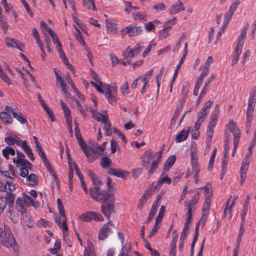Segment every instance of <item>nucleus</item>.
<instances>
[{
	"instance_id": "f257e3e1",
	"label": "nucleus",
	"mask_w": 256,
	"mask_h": 256,
	"mask_svg": "<svg viewBox=\"0 0 256 256\" xmlns=\"http://www.w3.org/2000/svg\"><path fill=\"white\" fill-rule=\"evenodd\" d=\"M162 152L163 149L156 152H154L151 150H148L142 156V166L146 170H148V168L147 166L150 164L151 160L154 158H156V159L152 162L150 168L148 170V178L151 176L155 170L158 168V163L160 162L162 159Z\"/></svg>"
},
{
	"instance_id": "f03ea898",
	"label": "nucleus",
	"mask_w": 256,
	"mask_h": 256,
	"mask_svg": "<svg viewBox=\"0 0 256 256\" xmlns=\"http://www.w3.org/2000/svg\"><path fill=\"white\" fill-rule=\"evenodd\" d=\"M0 242L6 248L10 247L14 250H16L18 248L15 238L12 233L10 228L7 225H4V231L0 232Z\"/></svg>"
},
{
	"instance_id": "7ed1b4c3",
	"label": "nucleus",
	"mask_w": 256,
	"mask_h": 256,
	"mask_svg": "<svg viewBox=\"0 0 256 256\" xmlns=\"http://www.w3.org/2000/svg\"><path fill=\"white\" fill-rule=\"evenodd\" d=\"M90 192L92 198L99 202H104L114 196L113 194L108 192L98 186L91 188Z\"/></svg>"
},
{
	"instance_id": "20e7f679",
	"label": "nucleus",
	"mask_w": 256,
	"mask_h": 256,
	"mask_svg": "<svg viewBox=\"0 0 256 256\" xmlns=\"http://www.w3.org/2000/svg\"><path fill=\"white\" fill-rule=\"evenodd\" d=\"M60 104L62 106L63 112L66 118V123L67 125V128L71 136H72V116L71 115V112L68 106L66 104L64 103L62 100H60Z\"/></svg>"
},
{
	"instance_id": "39448f33",
	"label": "nucleus",
	"mask_w": 256,
	"mask_h": 256,
	"mask_svg": "<svg viewBox=\"0 0 256 256\" xmlns=\"http://www.w3.org/2000/svg\"><path fill=\"white\" fill-rule=\"evenodd\" d=\"M49 35L52 38L53 44L56 45V48L59 53L60 58H62L64 61L66 62V56L62 50V43L58 36L50 28H49Z\"/></svg>"
},
{
	"instance_id": "423d86ee",
	"label": "nucleus",
	"mask_w": 256,
	"mask_h": 256,
	"mask_svg": "<svg viewBox=\"0 0 256 256\" xmlns=\"http://www.w3.org/2000/svg\"><path fill=\"white\" fill-rule=\"evenodd\" d=\"M106 201V202H102L101 208L104 214L108 220H110V214L113 212L114 207V196H113Z\"/></svg>"
},
{
	"instance_id": "0eeeda50",
	"label": "nucleus",
	"mask_w": 256,
	"mask_h": 256,
	"mask_svg": "<svg viewBox=\"0 0 256 256\" xmlns=\"http://www.w3.org/2000/svg\"><path fill=\"white\" fill-rule=\"evenodd\" d=\"M191 156V164L192 174H194V178L195 183H198L199 180V172L200 166L198 161L196 154L194 151L190 152Z\"/></svg>"
},
{
	"instance_id": "6e6552de",
	"label": "nucleus",
	"mask_w": 256,
	"mask_h": 256,
	"mask_svg": "<svg viewBox=\"0 0 256 256\" xmlns=\"http://www.w3.org/2000/svg\"><path fill=\"white\" fill-rule=\"evenodd\" d=\"M142 32L141 26H136L132 24L128 25L121 30V33L123 36L126 34H128L129 36H136L140 34Z\"/></svg>"
},
{
	"instance_id": "1a4fd4ad",
	"label": "nucleus",
	"mask_w": 256,
	"mask_h": 256,
	"mask_svg": "<svg viewBox=\"0 0 256 256\" xmlns=\"http://www.w3.org/2000/svg\"><path fill=\"white\" fill-rule=\"evenodd\" d=\"M143 47L141 43H138L136 46L133 48H127L123 52V56L126 60H130L132 58L138 54Z\"/></svg>"
},
{
	"instance_id": "9d476101",
	"label": "nucleus",
	"mask_w": 256,
	"mask_h": 256,
	"mask_svg": "<svg viewBox=\"0 0 256 256\" xmlns=\"http://www.w3.org/2000/svg\"><path fill=\"white\" fill-rule=\"evenodd\" d=\"M116 86H108L105 90V96L110 104L116 101Z\"/></svg>"
},
{
	"instance_id": "9b49d317",
	"label": "nucleus",
	"mask_w": 256,
	"mask_h": 256,
	"mask_svg": "<svg viewBox=\"0 0 256 256\" xmlns=\"http://www.w3.org/2000/svg\"><path fill=\"white\" fill-rule=\"evenodd\" d=\"M236 199V197L232 198V196L229 197L226 202V206L223 214L224 218H226L228 214L229 219L230 220L232 219V208L234 205Z\"/></svg>"
},
{
	"instance_id": "f8f14e48",
	"label": "nucleus",
	"mask_w": 256,
	"mask_h": 256,
	"mask_svg": "<svg viewBox=\"0 0 256 256\" xmlns=\"http://www.w3.org/2000/svg\"><path fill=\"white\" fill-rule=\"evenodd\" d=\"M112 223L109 221L106 224H104L102 227L100 228L99 232L98 238L99 240H104L106 239L108 234L112 232Z\"/></svg>"
},
{
	"instance_id": "ddd939ff",
	"label": "nucleus",
	"mask_w": 256,
	"mask_h": 256,
	"mask_svg": "<svg viewBox=\"0 0 256 256\" xmlns=\"http://www.w3.org/2000/svg\"><path fill=\"white\" fill-rule=\"evenodd\" d=\"M55 221L58 226L64 232L68 230V226L66 223V218L65 213H60V216H55Z\"/></svg>"
},
{
	"instance_id": "4468645a",
	"label": "nucleus",
	"mask_w": 256,
	"mask_h": 256,
	"mask_svg": "<svg viewBox=\"0 0 256 256\" xmlns=\"http://www.w3.org/2000/svg\"><path fill=\"white\" fill-rule=\"evenodd\" d=\"M54 74L56 76L58 86L60 88V91L62 94H68V88L67 84L65 82L64 79L58 74V72L54 70Z\"/></svg>"
},
{
	"instance_id": "2eb2a0df",
	"label": "nucleus",
	"mask_w": 256,
	"mask_h": 256,
	"mask_svg": "<svg viewBox=\"0 0 256 256\" xmlns=\"http://www.w3.org/2000/svg\"><path fill=\"white\" fill-rule=\"evenodd\" d=\"M210 202L211 200H208V198L204 200V203L202 209V216L201 218V221H203V226H204L208 217V212L210 208Z\"/></svg>"
},
{
	"instance_id": "dca6fc26",
	"label": "nucleus",
	"mask_w": 256,
	"mask_h": 256,
	"mask_svg": "<svg viewBox=\"0 0 256 256\" xmlns=\"http://www.w3.org/2000/svg\"><path fill=\"white\" fill-rule=\"evenodd\" d=\"M109 174L118 178H126L129 174V172L121 169L111 168L108 170Z\"/></svg>"
},
{
	"instance_id": "f3484780",
	"label": "nucleus",
	"mask_w": 256,
	"mask_h": 256,
	"mask_svg": "<svg viewBox=\"0 0 256 256\" xmlns=\"http://www.w3.org/2000/svg\"><path fill=\"white\" fill-rule=\"evenodd\" d=\"M152 194L149 190H146L142 196L138 204V208L141 211L144 206L146 203L147 200L152 196Z\"/></svg>"
},
{
	"instance_id": "a211bd4d",
	"label": "nucleus",
	"mask_w": 256,
	"mask_h": 256,
	"mask_svg": "<svg viewBox=\"0 0 256 256\" xmlns=\"http://www.w3.org/2000/svg\"><path fill=\"white\" fill-rule=\"evenodd\" d=\"M80 146L81 147V148L82 150L84 153L88 158L89 162H93L94 159V154L90 152L86 144L83 140H81V141L80 142Z\"/></svg>"
},
{
	"instance_id": "6ab92c4d",
	"label": "nucleus",
	"mask_w": 256,
	"mask_h": 256,
	"mask_svg": "<svg viewBox=\"0 0 256 256\" xmlns=\"http://www.w3.org/2000/svg\"><path fill=\"white\" fill-rule=\"evenodd\" d=\"M184 10V8L182 2L178 1V4H172L168 12L170 15H174Z\"/></svg>"
},
{
	"instance_id": "aec40b11",
	"label": "nucleus",
	"mask_w": 256,
	"mask_h": 256,
	"mask_svg": "<svg viewBox=\"0 0 256 256\" xmlns=\"http://www.w3.org/2000/svg\"><path fill=\"white\" fill-rule=\"evenodd\" d=\"M256 102V87L254 88L253 90L250 94L248 98L247 110L254 111Z\"/></svg>"
},
{
	"instance_id": "412c9836",
	"label": "nucleus",
	"mask_w": 256,
	"mask_h": 256,
	"mask_svg": "<svg viewBox=\"0 0 256 256\" xmlns=\"http://www.w3.org/2000/svg\"><path fill=\"white\" fill-rule=\"evenodd\" d=\"M21 197L28 206H33L35 208H38L40 206L39 202H35L29 196L25 193H22Z\"/></svg>"
},
{
	"instance_id": "4be33fe9",
	"label": "nucleus",
	"mask_w": 256,
	"mask_h": 256,
	"mask_svg": "<svg viewBox=\"0 0 256 256\" xmlns=\"http://www.w3.org/2000/svg\"><path fill=\"white\" fill-rule=\"evenodd\" d=\"M25 204H26L21 196L17 198L16 201V208L22 214H24V212L26 210Z\"/></svg>"
},
{
	"instance_id": "5701e85b",
	"label": "nucleus",
	"mask_w": 256,
	"mask_h": 256,
	"mask_svg": "<svg viewBox=\"0 0 256 256\" xmlns=\"http://www.w3.org/2000/svg\"><path fill=\"white\" fill-rule=\"evenodd\" d=\"M208 114L200 110L197 114V120L195 124L196 128H200V126L202 122L206 120Z\"/></svg>"
},
{
	"instance_id": "b1692460",
	"label": "nucleus",
	"mask_w": 256,
	"mask_h": 256,
	"mask_svg": "<svg viewBox=\"0 0 256 256\" xmlns=\"http://www.w3.org/2000/svg\"><path fill=\"white\" fill-rule=\"evenodd\" d=\"M84 256H96L94 254V245L89 240H87V246L84 249Z\"/></svg>"
},
{
	"instance_id": "393cba45",
	"label": "nucleus",
	"mask_w": 256,
	"mask_h": 256,
	"mask_svg": "<svg viewBox=\"0 0 256 256\" xmlns=\"http://www.w3.org/2000/svg\"><path fill=\"white\" fill-rule=\"evenodd\" d=\"M190 129L188 128V130H182L176 136L175 141L176 142H180L185 140L190 133Z\"/></svg>"
},
{
	"instance_id": "a878e982",
	"label": "nucleus",
	"mask_w": 256,
	"mask_h": 256,
	"mask_svg": "<svg viewBox=\"0 0 256 256\" xmlns=\"http://www.w3.org/2000/svg\"><path fill=\"white\" fill-rule=\"evenodd\" d=\"M242 47H240V46H236V48H235V49L234 50V54H233V57L232 58V66H234L238 62V60H239V56L242 53Z\"/></svg>"
},
{
	"instance_id": "bb28decb",
	"label": "nucleus",
	"mask_w": 256,
	"mask_h": 256,
	"mask_svg": "<svg viewBox=\"0 0 256 256\" xmlns=\"http://www.w3.org/2000/svg\"><path fill=\"white\" fill-rule=\"evenodd\" d=\"M90 109L93 118L96 120L98 122H102L108 118L104 115L102 114L100 112H98L97 110H93L91 108H90Z\"/></svg>"
},
{
	"instance_id": "cd10ccee",
	"label": "nucleus",
	"mask_w": 256,
	"mask_h": 256,
	"mask_svg": "<svg viewBox=\"0 0 256 256\" xmlns=\"http://www.w3.org/2000/svg\"><path fill=\"white\" fill-rule=\"evenodd\" d=\"M200 199V194L198 193L196 194L190 200H186L184 202V206H189L194 208V206L198 202Z\"/></svg>"
},
{
	"instance_id": "c85d7f7f",
	"label": "nucleus",
	"mask_w": 256,
	"mask_h": 256,
	"mask_svg": "<svg viewBox=\"0 0 256 256\" xmlns=\"http://www.w3.org/2000/svg\"><path fill=\"white\" fill-rule=\"evenodd\" d=\"M88 176L91 178L93 184L94 185V186L99 187V186L101 184L102 182L99 180L98 176L91 170H88Z\"/></svg>"
},
{
	"instance_id": "c756f323",
	"label": "nucleus",
	"mask_w": 256,
	"mask_h": 256,
	"mask_svg": "<svg viewBox=\"0 0 256 256\" xmlns=\"http://www.w3.org/2000/svg\"><path fill=\"white\" fill-rule=\"evenodd\" d=\"M4 140L8 146H13L14 144L20 145V138L16 136L14 138L12 136H9L5 138Z\"/></svg>"
},
{
	"instance_id": "7c9ffc66",
	"label": "nucleus",
	"mask_w": 256,
	"mask_h": 256,
	"mask_svg": "<svg viewBox=\"0 0 256 256\" xmlns=\"http://www.w3.org/2000/svg\"><path fill=\"white\" fill-rule=\"evenodd\" d=\"M74 28L76 31V38L77 40L84 47L86 50H88V47L84 40L82 32L76 26H75Z\"/></svg>"
},
{
	"instance_id": "2f4dec72",
	"label": "nucleus",
	"mask_w": 256,
	"mask_h": 256,
	"mask_svg": "<svg viewBox=\"0 0 256 256\" xmlns=\"http://www.w3.org/2000/svg\"><path fill=\"white\" fill-rule=\"evenodd\" d=\"M26 182L28 185L34 186L38 183V179L36 174H32L27 176Z\"/></svg>"
},
{
	"instance_id": "473e14b6",
	"label": "nucleus",
	"mask_w": 256,
	"mask_h": 256,
	"mask_svg": "<svg viewBox=\"0 0 256 256\" xmlns=\"http://www.w3.org/2000/svg\"><path fill=\"white\" fill-rule=\"evenodd\" d=\"M200 188L204 190L206 200L207 198L211 200L210 198L212 194V186L210 184L207 183L205 186L201 187Z\"/></svg>"
},
{
	"instance_id": "72a5a7b5",
	"label": "nucleus",
	"mask_w": 256,
	"mask_h": 256,
	"mask_svg": "<svg viewBox=\"0 0 256 256\" xmlns=\"http://www.w3.org/2000/svg\"><path fill=\"white\" fill-rule=\"evenodd\" d=\"M160 24V22L159 20H155L146 23L144 26V28L146 30L149 32L154 30L156 27Z\"/></svg>"
},
{
	"instance_id": "f704fd0d",
	"label": "nucleus",
	"mask_w": 256,
	"mask_h": 256,
	"mask_svg": "<svg viewBox=\"0 0 256 256\" xmlns=\"http://www.w3.org/2000/svg\"><path fill=\"white\" fill-rule=\"evenodd\" d=\"M0 118L2 122L5 124H10L13 120L12 118L7 112H1Z\"/></svg>"
},
{
	"instance_id": "c9c22d12",
	"label": "nucleus",
	"mask_w": 256,
	"mask_h": 256,
	"mask_svg": "<svg viewBox=\"0 0 256 256\" xmlns=\"http://www.w3.org/2000/svg\"><path fill=\"white\" fill-rule=\"evenodd\" d=\"M176 160V156L174 155L170 156L166 160L164 169L166 170H168L172 166Z\"/></svg>"
},
{
	"instance_id": "e433bc0d",
	"label": "nucleus",
	"mask_w": 256,
	"mask_h": 256,
	"mask_svg": "<svg viewBox=\"0 0 256 256\" xmlns=\"http://www.w3.org/2000/svg\"><path fill=\"white\" fill-rule=\"evenodd\" d=\"M102 123L104 124V134L106 136H109L112 134V131L110 130L111 128V123L110 122L108 118L105 120Z\"/></svg>"
},
{
	"instance_id": "4c0bfd02",
	"label": "nucleus",
	"mask_w": 256,
	"mask_h": 256,
	"mask_svg": "<svg viewBox=\"0 0 256 256\" xmlns=\"http://www.w3.org/2000/svg\"><path fill=\"white\" fill-rule=\"evenodd\" d=\"M2 152L4 156L7 160L9 158V154H11L12 156H14L16 154L14 150L12 148L8 146H6L5 148L3 149Z\"/></svg>"
},
{
	"instance_id": "58836bf2",
	"label": "nucleus",
	"mask_w": 256,
	"mask_h": 256,
	"mask_svg": "<svg viewBox=\"0 0 256 256\" xmlns=\"http://www.w3.org/2000/svg\"><path fill=\"white\" fill-rule=\"evenodd\" d=\"M40 26L42 32L45 36V42L47 45H48V26L43 20L40 22Z\"/></svg>"
},
{
	"instance_id": "ea45409f",
	"label": "nucleus",
	"mask_w": 256,
	"mask_h": 256,
	"mask_svg": "<svg viewBox=\"0 0 256 256\" xmlns=\"http://www.w3.org/2000/svg\"><path fill=\"white\" fill-rule=\"evenodd\" d=\"M107 32L110 34H114L116 32V26L114 24L110 21H106Z\"/></svg>"
},
{
	"instance_id": "a19ab883",
	"label": "nucleus",
	"mask_w": 256,
	"mask_h": 256,
	"mask_svg": "<svg viewBox=\"0 0 256 256\" xmlns=\"http://www.w3.org/2000/svg\"><path fill=\"white\" fill-rule=\"evenodd\" d=\"M219 112H220V105L218 104H216L214 106V108L212 113V114L210 117V119L217 122L218 119V118Z\"/></svg>"
},
{
	"instance_id": "79ce46f5",
	"label": "nucleus",
	"mask_w": 256,
	"mask_h": 256,
	"mask_svg": "<svg viewBox=\"0 0 256 256\" xmlns=\"http://www.w3.org/2000/svg\"><path fill=\"white\" fill-rule=\"evenodd\" d=\"M83 6L88 10H96V8L93 0H82Z\"/></svg>"
},
{
	"instance_id": "37998d69",
	"label": "nucleus",
	"mask_w": 256,
	"mask_h": 256,
	"mask_svg": "<svg viewBox=\"0 0 256 256\" xmlns=\"http://www.w3.org/2000/svg\"><path fill=\"white\" fill-rule=\"evenodd\" d=\"M37 151L39 154V156L41 158L42 160L44 165L46 166L47 169H48V161L46 159V155L45 154L44 152L43 151L42 148L40 146L38 148H36Z\"/></svg>"
},
{
	"instance_id": "c03bdc74",
	"label": "nucleus",
	"mask_w": 256,
	"mask_h": 256,
	"mask_svg": "<svg viewBox=\"0 0 256 256\" xmlns=\"http://www.w3.org/2000/svg\"><path fill=\"white\" fill-rule=\"evenodd\" d=\"M246 35V32L245 30H242L238 38V42L236 44V46L243 48V46L245 38Z\"/></svg>"
},
{
	"instance_id": "a18cd8bd",
	"label": "nucleus",
	"mask_w": 256,
	"mask_h": 256,
	"mask_svg": "<svg viewBox=\"0 0 256 256\" xmlns=\"http://www.w3.org/2000/svg\"><path fill=\"white\" fill-rule=\"evenodd\" d=\"M6 45L8 46L15 48H18L20 50H22L18 47V45L17 42L16 40L10 38H9V37H7L6 38Z\"/></svg>"
},
{
	"instance_id": "49530a36",
	"label": "nucleus",
	"mask_w": 256,
	"mask_h": 256,
	"mask_svg": "<svg viewBox=\"0 0 256 256\" xmlns=\"http://www.w3.org/2000/svg\"><path fill=\"white\" fill-rule=\"evenodd\" d=\"M80 218L84 222H90L92 220V212H88L82 214Z\"/></svg>"
},
{
	"instance_id": "de8ad7c7",
	"label": "nucleus",
	"mask_w": 256,
	"mask_h": 256,
	"mask_svg": "<svg viewBox=\"0 0 256 256\" xmlns=\"http://www.w3.org/2000/svg\"><path fill=\"white\" fill-rule=\"evenodd\" d=\"M61 248V242L59 240H56L54 248H53L49 249V251L54 254H56L60 250Z\"/></svg>"
},
{
	"instance_id": "09e8293b",
	"label": "nucleus",
	"mask_w": 256,
	"mask_h": 256,
	"mask_svg": "<svg viewBox=\"0 0 256 256\" xmlns=\"http://www.w3.org/2000/svg\"><path fill=\"white\" fill-rule=\"evenodd\" d=\"M189 89L190 84L187 82L185 85H183L182 86V88L181 91L180 98L186 99L189 93Z\"/></svg>"
},
{
	"instance_id": "8fccbe9b",
	"label": "nucleus",
	"mask_w": 256,
	"mask_h": 256,
	"mask_svg": "<svg viewBox=\"0 0 256 256\" xmlns=\"http://www.w3.org/2000/svg\"><path fill=\"white\" fill-rule=\"evenodd\" d=\"M32 34H33L34 36V37L36 40L39 46L40 47L41 51L43 52L42 44V42L40 41V36L38 34V32L36 28H34L32 29Z\"/></svg>"
},
{
	"instance_id": "3c124183",
	"label": "nucleus",
	"mask_w": 256,
	"mask_h": 256,
	"mask_svg": "<svg viewBox=\"0 0 256 256\" xmlns=\"http://www.w3.org/2000/svg\"><path fill=\"white\" fill-rule=\"evenodd\" d=\"M188 44H187V42H185L184 47V52L183 54H182V56L181 57L180 60L178 64L176 66H178V68H180L182 65V64L184 63V62L186 59V56L188 54Z\"/></svg>"
},
{
	"instance_id": "603ef678",
	"label": "nucleus",
	"mask_w": 256,
	"mask_h": 256,
	"mask_svg": "<svg viewBox=\"0 0 256 256\" xmlns=\"http://www.w3.org/2000/svg\"><path fill=\"white\" fill-rule=\"evenodd\" d=\"M165 211V207L164 206H162L158 212V216L156 218L155 222L156 224H160L162 220V218L164 216V212Z\"/></svg>"
},
{
	"instance_id": "864d4df0",
	"label": "nucleus",
	"mask_w": 256,
	"mask_h": 256,
	"mask_svg": "<svg viewBox=\"0 0 256 256\" xmlns=\"http://www.w3.org/2000/svg\"><path fill=\"white\" fill-rule=\"evenodd\" d=\"M234 12L228 9V10L226 12L224 19V25H226L228 24L230 21L231 20L233 14H234Z\"/></svg>"
},
{
	"instance_id": "5fc2aeb1",
	"label": "nucleus",
	"mask_w": 256,
	"mask_h": 256,
	"mask_svg": "<svg viewBox=\"0 0 256 256\" xmlns=\"http://www.w3.org/2000/svg\"><path fill=\"white\" fill-rule=\"evenodd\" d=\"M12 114L14 117L17 119L22 124H24L26 122L27 120L26 118L22 116V113L13 112Z\"/></svg>"
},
{
	"instance_id": "6e6d98bb",
	"label": "nucleus",
	"mask_w": 256,
	"mask_h": 256,
	"mask_svg": "<svg viewBox=\"0 0 256 256\" xmlns=\"http://www.w3.org/2000/svg\"><path fill=\"white\" fill-rule=\"evenodd\" d=\"M26 162L27 160L24 158L16 159L14 158L13 159V162L16 164L17 167L20 168L24 167Z\"/></svg>"
},
{
	"instance_id": "4d7b16f0",
	"label": "nucleus",
	"mask_w": 256,
	"mask_h": 256,
	"mask_svg": "<svg viewBox=\"0 0 256 256\" xmlns=\"http://www.w3.org/2000/svg\"><path fill=\"white\" fill-rule=\"evenodd\" d=\"M176 21V17L173 18H172L169 20L165 22L164 24L163 27L165 28V29H170L172 26L175 24Z\"/></svg>"
},
{
	"instance_id": "13d9d810",
	"label": "nucleus",
	"mask_w": 256,
	"mask_h": 256,
	"mask_svg": "<svg viewBox=\"0 0 256 256\" xmlns=\"http://www.w3.org/2000/svg\"><path fill=\"white\" fill-rule=\"evenodd\" d=\"M112 162L110 160L108 157H103L100 160V164L102 168H106L109 166Z\"/></svg>"
},
{
	"instance_id": "bf43d9fd",
	"label": "nucleus",
	"mask_w": 256,
	"mask_h": 256,
	"mask_svg": "<svg viewBox=\"0 0 256 256\" xmlns=\"http://www.w3.org/2000/svg\"><path fill=\"white\" fill-rule=\"evenodd\" d=\"M214 128H212L210 127L207 126V130H206V142L208 144L211 143L214 134Z\"/></svg>"
},
{
	"instance_id": "052dcab7",
	"label": "nucleus",
	"mask_w": 256,
	"mask_h": 256,
	"mask_svg": "<svg viewBox=\"0 0 256 256\" xmlns=\"http://www.w3.org/2000/svg\"><path fill=\"white\" fill-rule=\"evenodd\" d=\"M212 104L213 102L212 100H209L206 101L200 110L208 114Z\"/></svg>"
},
{
	"instance_id": "680f3d73",
	"label": "nucleus",
	"mask_w": 256,
	"mask_h": 256,
	"mask_svg": "<svg viewBox=\"0 0 256 256\" xmlns=\"http://www.w3.org/2000/svg\"><path fill=\"white\" fill-rule=\"evenodd\" d=\"M227 125L229 130L232 132V133L233 134H234V132L235 131H240V130L236 127V123L232 120H230Z\"/></svg>"
},
{
	"instance_id": "e2e57ef3",
	"label": "nucleus",
	"mask_w": 256,
	"mask_h": 256,
	"mask_svg": "<svg viewBox=\"0 0 256 256\" xmlns=\"http://www.w3.org/2000/svg\"><path fill=\"white\" fill-rule=\"evenodd\" d=\"M169 35L170 32L168 30L165 29V28L163 27V28L159 32L158 38L160 40H162L168 36Z\"/></svg>"
},
{
	"instance_id": "0e129e2a",
	"label": "nucleus",
	"mask_w": 256,
	"mask_h": 256,
	"mask_svg": "<svg viewBox=\"0 0 256 256\" xmlns=\"http://www.w3.org/2000/svg\"><path fill=\"white\" fill-rule=\"evenodd\" d=\"M49 173L50 174L54 177V180L58 188H59V184H60V182L58 179V178L56 174L55 173L52 167L49 163Z\"/></svg>"
},
{
	"instance_id": "69168bd1",
	"label": "nucleus",
	"mask_w": 256,
	"mask_h": 256,
	"mask_svg": "<svg viewBox=\"0 0 256 256\" xmlns=\"http://www.w3.org/2000/svg\"><path fill=\"white\" fill-rule=\"evenodd\" d=\"M0 76L2 80L8 85L11 83L10 78H8L6 73L3 70L1 66H0Z\"/></svg>"
},
{
	"instance_id": "338daca9",
	"label": "nucleus",
	"mask_w": 256,
	"mask_h": 256,
	"mask_svg": "<svg viewBox=\"0 0 256 256\" xmlns=\"http://www.w3.org/2000/svg\"><path fill=\"white\" fill-rule=\"evenodd\" d=\"M6 200L4 197L0 196V214H2L6 206Z\"/></svg>"
},
{
	"instance_id": "774afa93",
	"label": "nucleus",
	"mask_w": 256,
	"mask_h": 256,
	"mask_svg": "<svg viewBox=\"0 0 256 256\" xmlns=\"http://www.w3.org/2000/svg\"><path fill=\"white\" fill-rule=\"evenodd\" d=\"M133 18L135 20H144L146 18V13L144 12H138L132 14Z\"/></svg>"
}]
</instances>
